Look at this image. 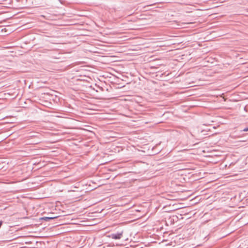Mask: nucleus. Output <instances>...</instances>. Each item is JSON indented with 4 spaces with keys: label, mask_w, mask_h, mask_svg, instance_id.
Here are the masks:
<instances>
[{
    "label": "nucleus",
    "mask_w": 248,
    "mask_h": 248,
    "mask_svg": "<svg viewBox=\"0 0 248 248\" xmlns=\"http://www.w3.org/2000/svg\"><path fill=\"white\" fill-rule=\"evenodd\" d=\"M124 232L123 231H121L120 232H117V233H113L109 234L108 237L109 238H111L114 239L118 240L120 239L123 235Z\"/></svg>",
    "instance_id": "nucleus-1"
},
{
    "label": "nucleus",
    "mask_w": 248,
    "mask_h": 248,
    "mask_svg": "<svg viewBox=\"0 0 248 248\" xmlns=\"http://www.w3.org/2000/svg\"><path fill=\"white\" fill-rule=\"evenodd\" d=\"M58 217H43L41 218V219L42 220H44L45 221H49L50 220H51V219H55V218H57Z\"/></svg>",
    "instance_id": "nucleus-2"
},
{
    "label": "nucleus",
    "mask_w": 248,
    "mask_h": 248,
    "mask_svg": "<svg viewBox=\"0 0 248 248\" xmlns=\"http://www.w3.org/2000/svg\"><path fill=\"white\" fill-rule=\"evenodd\" d=\"M243 131H248V127L245 128V129H243Z\"/></svg>",
    "instance_id": "nucleus-3"
},
{
    "label": "nucleus",
    "mask_w": 248,
    "mask_h": 248,
    "mask_svg": "<svg viewBox=\"0 0 248 248\" xmlns=\"http://www.w3.org/2000/svg\"><path fill=\"white\" fill-rule=\"evenodd\" d=\"M132 14H133V13H132V14H129V15H128V16H131V15H132Z\"/></svg>",
    "instance_id": "nucleus-4"
},
{
    "label": "nucleus",
    "mask_w": 248,
    "mask_h": 248,
    "mask_svg": "<svg viewBox=\"0 0 248 248\" xmlns=\"http://www.w3.org/2000/svg\"><path fill=\"white\" fill-rule=\"evenodd\" d=\"M56 216H51V217H56Z\"/></svg>",
    "instance_id": "nucleus-5"
},
{
    "label": "nucleus",
    "mask_w": 248,
    "mask_h": 248,
    "mask_svg": "<svg viewBox=\"0 0 248 248\" xmlns=\"http://www.w3.org/2000/svg\"><path fill=\"white\" fill-rule=\"evenodd\" d=\"M59 0V1H60L61 2V0Z\"/></svg>",
    "instance_id": "nucleus-6"
}]
</instances>
